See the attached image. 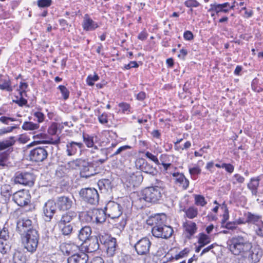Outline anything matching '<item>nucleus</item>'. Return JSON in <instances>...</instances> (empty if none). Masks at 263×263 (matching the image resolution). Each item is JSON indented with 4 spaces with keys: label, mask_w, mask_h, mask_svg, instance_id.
Masks as SVG:
<instances>
[{
    "label": "nucleus",
    "mask_w": 263,
    "mask_h": 263,
    "mask_svg": "<svg viewBox=\"0 0 263 263\" xmlns=\"http://www.w3.org/2000/svg\"><path fill=\"white\" fill-rule=\"evenodd\" d=\"M233 178L235 179V181L233 182V184H236V183H239V184H242L245 182V178L243 176L239 174H235L233 175Z\"/></svg>",
    "instance_id": "56"
},
{
    "label": "nucleus",
    "mask_w": 263,
    "mask_h": 263,
    "mask_svg": "<svg viewBox=\"0 0 263 263\" xmlns=\"http://www.w3.org/2000/svg\"><path fill=\"white\" fill-rule=\"evenodd\" d=\"M126 223H127L126 219L122 218L119 222H117L115 224V226L117 228H118L120 230L122 231L124 229L125 226L126 225Z\"/></svg>",
    "instance_id": "61"
},
{
    "label": "nucleus",
    "mask_w": 263,
    "mask_h": 263,
    "mask_svg": "<svg viewBox=\"0 0 263 263\" xmlns=\"http://www.w3.org/2000/svg\"><path fill=\"white\" fill-rule=\"evenodd\" d=\"M166 218L165 214H158L152 217L154 226L152 229V233L155 237L166 239L173 235V228L165 224Z\"/></svg>",
    "instance_id": "2"
},
{
    "label": "nucleus",
    "mask_w": 263,
    "mask_h": 263,
    "mask_svg": "<svg viewBox=\"0 0 263 263\" xmlns=\"http://www.w3.org/2000/svg\"><path fill=\"white\" fill-rule=\"evenodd\" d=\"M9 153L8 151L0 153V166H5L8 159Z\"/></svg>",
    "instance_id": "49"
},
{
    "label": "nucleus",
    "mask_w": 263,
    "mask_h": 263,
    "mask_svg": "<svg viewBox=\"0 0 263 263\" xmlns=\"http://www.w3.org/2000/svg\"><path fill=\"white\" fill-rule=\"evenodd\" d=\"M106 253L109 256H113L116 251L117 247V240L115 238L112 237L104 246Z\"/></svg>",
    "instance_id": "27"
},
{
    "label": "nucleus",
    "mask_w": 263,
    "mask_h": 263,
    "mask_svg": "<svg viewBox=\"0 0 263 263\" xmlns=\"http://www.w3.org/2000/svg\"><path fill=\"white\" fill-rule=\"evenodd\" d=\"M182 234L186 240H191L194 238L198 231L196 223L191 220H185L182 223Z\"/></svg>",
    "instance_id": "9"
},
{
    "label": "nucleus",
    "mask_w": 263,
    "mask_h": 263,
    "mask_svg": "<svg viewBox=\"0 0 263 263\" xmlns=\"http://www.w3.org/2000/svg\"><path fill=\"white\" fill-rule=\"evenodd\" d=\"M172 175L174 177L175 183L182 189L186 190L189 187L190 181L183 173L176 172L174 173Z\"/></svg>",
    "instance_id": "20"
},
{
    "label": "nucleus",
    "mask_w": 263,
    "mask_h": 263,
    "mask_svg": "<svg viewBox=\"0 0 263 263\" xmlns=\"http://www.w3.org/2000/svg\"><path fill=\"white\" fill-rule=\"evenodd\" d=\"M230 218L229 215V211L228 209H224L223 213L222 215V218L221 219L220 223L221 227L224 224L227 222H228V220Z\"/></svg>",
    "instance_id": "55"
},
{
    "label": "nucleus",
    "mask_w": 263,
    "mask_h": 263,
    "mask_svg": "<svg viewBox=\"0 0 263 263\" xmlns=\"http://www.w3.org/2000/svg\"><path fill=\"white\" fill-rule=\"evenodd\" d=\"M13 263H26V258L23 252L16 250L13 254Z\"/></svg>",
    "instance_id": "35"
},
{
    "label": "nucleus",
    "mask_w": 263,
    "mask_h": 263,
    "mask_svg": "<svg viewBox=\"0 0 263 263\" xmlns=\"http://www.w3.org/2000/svg\"><path fill=\"white\" fill-rule=\"evenodd\" d=\"M31 195L27 190L22 189L13 194L12 199L18 206H24L28 205L31 201Z\"/></svg>",
    "instance_id": "8"
},
{
    "label": "nucleus",
    "mask_w": 263,
    "mask_h": 263,
    "mask_svg": "<svg viewBox=\"0 0 263 263\" xmlns=\"http://www.w3.org/2000/svg\"><path fill=\"white\" fill-rule=\"evenodd\" d=\"M16 141V140L15 137L11 136L0 141V151L12 147L15 144Z\"/></svg>",
    "instance_id": "31"
},
{
    "label": "nucleus",
    "mask_w": 263,
    "mask_h": 263,
    "mask_svg": "<svg viewBox=\"0 0 263 263\" xmlns=\"http://www.w3.org/2000/svg\"><path fill=\"white\" fill-rule=\"evenodd\" d=\"M106 215L105 210L94 209L87 214V216L89 217L87 221L92 223H101L105 221Z\"/></svg>",
    "instance_id": "13"
},
{
    "label": "nucleus",
    "mask_w": 263,
    "mask_h": 263,
    "mask_svg": "<svg viewBox=\"0 0 263 263\" xmlns=\"http://www.w3.org/2000/svg\"><path fill=\"white\" fill-rule=\"evenodd\" d=\"M226 6L227 4H211L208 11L211 13V16L214 20L215 16H219L220 13H227L228 10L224 9Z\"/></svg>",
    "instance_id": "22"
},
{
    "label": "nucleus",
    "mask_w": 263,
    "mask_h": 263,
    "mask_svg": "<svg viewBox=\"0 0 263 263\" xmlns=\"http://www.w3.org/2000/svg\"><path fill=\"white\" fill-rule=\"evenodd\" d=\"M15 184L32 186L34 185L35 177L33 173L27 172H16L13 178Z\"/></svg>",
    "instance_id": "7"
},
{
    "label": "nucleus",
    "mask_w": 263,
    "mask_h": 263,
    "mask_svg": "<svg viewBox=\"0 0 263 263\" xmlns=\"http://www.w3.org/2000/svg\"><path fill=\"white\" fill-rule=\"evenodd\" d=\"M260 219V216L252 214L251 212L248 213L247 217V223H253L255 226L259 222L262 221Z\"/></svg>",
    "instance_id": "39"
},
{
    "label": "nucleus",
    "mask_w": 263,
    "mask_h": 263,
    "mask_svg": "<svg viewBox=\"0 0 263 263\" xmlns=\"http://www.w3.org/2000/svg\"><path fill=\"white\" fill-rule=\"evenodd\" d=\"M194 203L196 206L203 207L207 204V201L205 197L201 195L194 194Z\"/></svg>",
    "instance_id": "37"
},
{
    "label": "nucleus",
    "mask_w": 263,
    "mask_h": 263,
    "mask_svg": "<svg viewBox=\"0 0 263 263\" xmlns=\"http://www.w3.org/2000/svg\"><path fill=\"white\" fill-rule=\"evenodd\" d=\"M105 210V213L111 219L119 218L122 213L120 205L113 201L109 202Z\"/></svg>",
    "instance_id": "14"
},
{
    "label": "nucleus",
    "mask_w": 263,
    "mask_h": 263,
    "mask_svg": "<svg viewBox=\"0 0 263 263\" xmlns=\"http://www.w3.org/2000/svg\"><path fill=\"white\" fill-rule=\"evenodd\" d=\"M99 27L98 24L95 22L89 15L85 14L82 23L83 30L85 31L95 30Z\"/></svg>",
    "instance_id": "21"
},
{
    "label": "nucleus",
    "mask_w": 263,
    "mask_h": 263,
    "mask_svg": "<svg viewBox=\"0 0 263 263\" xmlns=\"http://www.w3.org/2000/svg\"><path fill=\"white\" fill-rule=\"evenodd\" d=\"M91 234V228L88 226H85L80 230L78 238L81 241L86 242V240H89Z\"/></svg>",
    "instance_id": "28"
},
{
    "label": "nucleus",
    "mask_w": 263,
    "mask_h": 263,
    "mask_svg": "<svg viewBox=\"0 0 263 263\" xmlns=\"http://www.w3.org/2000/svg\"><path fill=\"white\" fill-rule=\"evenodd\" d=\"M136 165L144 173L149 174H154L156 168L147 162L143 158H139L136 161Z\"/></svg>",
    "instance_id": "18"
},
{
    "label": "nucleus",
    "mask_w": 263,
    "mask_h": 263,
    "mask_svg": "<svg viewBox=\"0 0 263 263\" xmlns=\"http://www.w3.org/2000/svg\"><path fill=\"white\" fill-rule=\"evenodd\" d=\"M83 145L82 142H76L71 141L66 145V152L68 156L74 155L78 151V148H82Z\"/></svg>",
    "instance_id": "26"
},
{
    "label": "nucleus",
    "mask_w": 263,
    "mask_h": 263,
    "mask_svg": "<svg viewBox=\"0 0 263 263\" xmlns=\"http://www.w3.org/2000/svg\"><path fill=\"white\" fill-rule=\"evenodd\" d=\"M15 86H12L10 78L7 74H0V89L9 92H12Z\"/></svg>",
    "instance_id": "19"
},
{
    "label": "nucleus",
    "mask_w": 263,
    "mask_h": 263,
    "mask_svg": "<svg viewBox=\"0 0 263 263\" xmlns=\"http://www.w3.org/2000/svg\"><path fill=\"white\" fill-rule=\"evenodd\" d=\"M189 252L190 249L188 248H185L182 250L179 251L178 253L175 254L174 256L172 255L171 259L178 260L187 256Z\"/></svg>",
    "instance_id": "42"
},
{
    "label": "nucleus",
    "mask_w": 263,
    "mask_h": 263,
    "mask_svg": "<svg viewBox=\"0 0 263 263\" xmlns=\"http://www.w3.org/2000/svg\"><path fill=\"white\" fill-rule=\"evenodd\" d=\"M145 156L147 159L154 162L156 165H160V162L157 156L154 155L149 151L145 152Z\"/></svg>",
    "instance_id": "50"
},
{
    "label": "nucleus",
    "mask_w": 263,
    "mask_h": 263,
    "mask_svg": "<svg viewBox=\"0 0 263 263\" xmlns=\"http://www.w3.org/2000/svg\"><path fill=\"white\" fill-rule=\"evenodd\" d=\"M48 152L44 147H36L31 150L29 157L32 161L40 162L45 160L48 157Z\"/></svg>",
    "instance_id": "12"
},
{
    "label": "nucleus",
    "mask_w": 263,
    "mask_h": 263,
    "mask_svg": "<svg viewBox=\"0 0 263 263\" xmlns=\"http://www.w3.org/2000/svg\"><path fill=\"white\" fill-rule=\"evenodd\" d=\"M82 161L80 159H76L69 161L66 165L68 172L71 170H77L81 167Z\"/></svg>",
    "instance_id": "38"
},
{
    "label": "nucleus",
    "mask_w": 263,
    "mask_h": 263,
    "mask_svg": "<svg viewBox=\"0 0 263 263\" xmlns=\"http://www.w3.org/2000/svg\"><path fill=\"white\" fill-rule=\"evenodd\" d=\"M55 203L50 200L45 203L43 206V213L46 221H50L52 218L55 212Z\"/></svg>",
    "instance_id": "15"
},
{
    "label": "nucleus",
    "mask_w": 263,
    "mask_h": 263,
    "mask_svg": "<svg viewBox=\"0 0 263 263\" xmlns=\"http://www.w3.org/2000/svg\"><path fill=\"white\" fill-rule=\"evenodd\" d=\"M197 238V243L203 246L210 243L211 241L210 237L203 232L199 233Z\"/></svg>",
    "instance_id": "34"
},
{
    "label": "nucleus",
    "mask_w": 263,
    "mask_h": 263,
    "mask_svg": "<svg viewBox=\"0 0 263 263\" xmlns=\"http://www.w3.org/2000/svg\"><path fill=\"white\" fill-rule=\"evenodd\" d=\"M261 176H263L262 174L251 177L247 184L248 189L251 191L252 194L253 195H256L258 193V190L259 186Z\"/></svg>",
    "instance_id": "23"
},
{
    "label": "nucleus",
    "mask_w": 263,
    "mask_h": 263,
    "mask_svg": "<svg viewBox=\"0 0 263 263\" xmlns=\"http://www.w3.org/2000/svg\"><path fill=\"white\" fill-rule=\"evenodd\" d=\"M52 3V0H38L37 5L40 8H47L50 7Z\"/></svg>",
    "instance_id": "54"
},
{
    "label": "nucleus",
    "mask_w": 263,
    "mask_h": 263,
    "mask_svg": "<svg viewBox=\"0 0 263 263\" xmlns=\"http://www.w3.org/2000/svg\"><path fill=\"white\" fill-rule=\"evenodd\" d=\"M221 228H226L228 230L234 231L237 229L238 227L237 226L235 221H233L227 222Z\"/></svg>",
    "instance_id": "51"
},
{
    "label": "nucleus",
    "mask_w": 263,
    "mask_h": 263,
    "mask_svg": "<svg viewBox=\"0 0 263 263\" xmlns=\"http://www.w3.org/2000/svg\"><path fill=\"white\" fill-rule=\"evenodd\" d=\"M39 234L36 230L28 231L22 238L25 248L30 252H34L37 247Z\"/></svg>",
    "instance_id": "6"
},
{
    "label": "nucleus",
    "mask_w": 263,
    "mask_h": 263,
    "mask_svg": "<svg viewBox=\"0 0 263 263\" xmlns=\"http://www.w3.org/2000/svg\"><path fill=\"white\" fill-rule=\"evenodd\" d=\"M194 35L192 31H185L183 33V38L186 41H191L194 39Z\"/></svg>",
    "instance_id": "64"
},
{
    "label": "nucleus",
    "mask_w": 263,
    "mask_h": 263,
    "mask_svg": "<svg viewBox=\"0 0 263 263\" xmlns=\"http://www.w3.org/2000/svg\"><path fill=\"white\" fill-rule=\"evenodd\" d=\"M80 194L84 201L91 204H95L99 201V194L94 188L83 189L80 191Z\"/></svg>",
    "instance_id": "10"
},
{
    "label": "nucleus",
    "mask_w": 263,
    "mask_h": 263,
    "mask_svg": "<svg viewBox=\"0 0 263 263\" xmlns=\"http://www.w3.org/2000/svg\"><path fill=\"white\" fill-rule=\"evenodd\" d=\"M68 172L66 165H61L57 169L55 176L59 178H63L66 176Z\"/></svg>",
    "instance_id": "43"
},
{
    "label": "nucleus",
    "mask_w": 263,
    "mask_h": 263,
    "mask_svg": "<svg viewBox=\"0 0 263 263\" xmlns=\"http://www.w3.org/2000/svg\"><path fill=\"white\" fill-rule=\"evenodd\" d=\"M33 138L36 140L37 143L39 144H58L60 143V138L53 140V138H50L45 133H40L34 135Z\"/></svg>",
    "instance_id": "16"
},
{
    "label": "nucleus",
    "mask_w": 263,
    "mask_h": 263,
    "mask_svg": "<svg viewBox=\"0 0 263 263\" xmlns=\"http://www.w3.org/2000/svg\"><path fill=\"white\" fill-rule=\"evenodd\" d=\"M256 235L261 238H263V221L259 222L254 227Z\"/></svg>",
    "instance_id": "48"
},
{
    "label": "nucleus",
    "mask_w": 263,
    "mask_h": 263,
    "mask_svg": "<svg viewBox=\"0 0 263 263\" xmlns=\"http://www.w3.org/2000/svg\"><path fill=\"white\" fill-rule=\"evenodd\" d=\"M215 166L217 168H223L226 171L230 174L232 173L234 171V166L231 163H223L222 164L219 163H216Z\"/></svg>",
    "instance_id": "44"
},
{
    "label": "nucleus",
    "mask_w": 263,
    "mask_h": 263,
    "mask_svg": "<svg viewBox=\"0 0 263 263\" xmlns=\"http://www.w3.org/2000/svg\"><path fill=\"white\" fill-rule=\"evenodd\" d=\"M99 80V77L97 73H94L93 75L89 74L87 76L86 82L88 86L94 85L95 82Z\"/></svg>",
    "instance_id": "47"
},
{
    "label": "nucleus",
    "mask_w": 263,
    "mask_h": 263,
    "mask_svg": "<svg viewBox=\"0 0 263 263\" xmlns=\"http://www.w3.org/2000/svg\"><path fill=\"white\" fill-rule=\"evenodd\" d=\"M27 211L23 208H18L13 213V217L19 219L16 222V229L20 233H27L29 230H34L32 228V221L29 219L22 217Z\"/></svg>",
    "instance_id": "5"
},
{
    "label": "nucleus",
    "mask_w": 263,
    "mask_h": 263,
    "mask_svg": "<svg viewBox=\"0 0 263 263\" xmlns=\"http://www.w3.org/2000/svg\"><path fill=\"white\" fill-rule=\"evenodd\" d=\"M119 106L122 109V112L125 113L126 111H129L130 106V104L126 102H121L119 104Z\"/></svg>",
    "instance_id": "63"
},
{
    "label": "nucleus",
    "mask_w": 263,
    "mask_h": 263,
    "mask_svg": "<svg viewBox=\"0 0 263 263\" xmlns=\"http://www.w3.org/2000/svg\"><path fill=\"white\" fill-rule=\"evenodd\" d=\"M112 237L108 234L103 233L99 234L96 238H98L100 243L104 246Z\"/></svg>",
    "instance_id": "46"
},
{
    "label": "nucleus",
    "mask_w": 263,
    "mask_h": 263,
    "mask_svg": "<svg viewBox=\"0 0 263 263\" xmlns=\"http://www.w3.org/2000/svg\"><path fill=\"white\" fill-rule=\"evenodd\" d=\"M59 229L62 235L64 236L70 235L73 231V226L71 223H63L58 222Z\"/></svg>",
    "instance_id": "29"
},
{
    "label": "nucleus",
    "mask_w": 263,
    "mask_h": 263,
    "mask_svg": "<svg viewBox=\"0 0 263 263\" xmlns=\"http://www.w3.org/2000/svg\"><path fill=\"white\" fill-rule=\"evenodd\" d=\"M148 34L145 28H144L138 34L137 38L138 40L143 41L147 39Z\"/></svg>",
    "instance_id": "62"
},
{
    "label": "nucleus",
    "mask_w": 263,
    "mask_h": 263,
    "mask_svg": "<svg viewBox=\"0 0 263 263\" xmlns=\"http://www.w3.org/2000/svg\"><path fill=\"white\" fill-rule=\"evenodd\" d=\"M189 173L191 176L199 175L201 172V170L198 165H195L193 167H190L189 169Z\"/></svg>",
    "instance_id": "60"
},
{
    "label": "nucleus",
    "mask_w": 263,
    "mask_h": 263,
    "mask_svg": "<svg viewBox=\"0 0 263 263\" xmlns=\"http://www.w3.org/2000/svg\"><path fill=\"white\" fill-rule=\"evenodd\" d=\"M0 193L2 196L9 198L12 194V187L9 184H4L1 186Z\"/></svg>",
    "instance_id": "32"
},
{
    "label": "nucleus",
    "mask_w": 263,
    "mask_h": 263,
    "mask_svg": "<svg viewBox=\"0 0 263 263\" xmlns=\"http://www.w3.org/2000/svg\"><path fill=\"white\" fill-rule=\"evenodd\" d=\"M130 245L138 255L144 256L149 254L152 242L146 236L141 237L137 232H133L129 237Z\"/></svg>",
    "instance_id": "3"
},
{
    "label": "nucleus",
    "mask_w": 263,
    "mask_h": 263,
    "mask_svg": "<svg viewBox=\"0 0 263 263\" xmlns=\"http://www.w3.org/2000/svg\"><path fill=\"white\" fill-rule=\"evenodd\" d=\"M184 5L190 9L191 12H193V8H196L201 6V4L197 0H186L184 2Z\"/></svg>",
    "instance_id": "40"
},
{
    "label": "nucleus",
    "mask_w": 263,
    "mask_h": 263,
    "mask_svg": "<svg viewBox=\"0 0 263 263\" xmlns=\"http://www.w3.org/2000/svg\"><path fill=\"white\" fill-rule=\"evenodd\" d=\"M229 249L235 256H239L250 263H256L260 259L258 251L246 238L237 235L232 237L229 241Z\"/></svg>",
    "instance_id": "1"
},
{
    "label": "nucleus",
    "mask_w": 263,
    "mask_h": 263,
    "mask_svg": "<svg viewBox=\"0 0 263 263\" xmlns=\"http://www.w3.org/2000/svg\"><path fill=\"white\" fill-rule=\"evenodd\" d=\"M30 140V137L27 133L19 135L17 139L20 143L23 144L27 143Z\"/></svg>",
    "instance_id": "52"
},
{
    "label": "nucleus",
    "mask_w": 263,
    "mask_h": 263,
    "mask_svg": "<svg viewBox=\"0 0 263 263\" xmlns=\"http://www.w3.org/2000/svg\"><path fill=\"white\" fill-rule=\"evenodd\" d=\"M62 95V97L64 100H67L70 95V91L68 88L64 85H60L57 88Z\"/></svg>",
    "instance_id": "45"
},
{
    "label": "nucleus",
    "mask_w": 263,
    "mask_h": 263,
    "mask_svg": "<svg viewBox=\"0 0 263 263\" xmlns=\"http://www.w3.org/2000/svg\"><path fill=\"white\" fill-rule=\"evenodd\" d=\"M39 125L32 122L25 121L23 123L22 128L25 130H33L38 129Z\"/></svg>",
    "instance_id": "41"
},
{
    "label": "nucleus",
    "mask_w": 263,
    "mask_h": 263,
    "mask_svg": "<svg viewBox=\"0 0 263 263\" xmlns=\"http://www.w3.org/2000/svg\"><path fill=\"white\" fill-rule=\"evenodd\" d=\"M162 191L161 187L158 186L145 187L141 191L139 200H143L147 202L156 203L162 198Z\"/></svg>",
    "instance_id": "4"
},
{
    "label": "nucleus",
    "mask_w": 263,
    "mask_h": 263,
    "mask_svg": "<svg viewBox=\"0 0 263 263\" xmlns=\"http://www.w3.org/2000/svg\"><path fill=\"white\" fill-rule=\"evenodd\" d=\"M191 142L190 141H186L183 146L180 145L176 147V151L178 152H182L184 150H187L191 147Z\"/></svg>",
    "instance_id": "58"
},
{
    "label": "nucleus",
    "mask_w": 263,
    "mask_h": 263,
    "mask_svg": "<svg viewBox=\"0 0 263 263\" xmlns=\"http://www.w3.org/2000/svg\"><path fill=\"white\" fill-rule=\"evenodd\" d=\"M28 87V84L27 83L25 82H20L18 88L17 89V91H18L20 95L22 96L24 93H26V89Z\"/></svg>",
    "instance_id": "53"
},
{
    "label": "nucleus",
    "mask_w": 263,
    "mask_h": 263,
    "mask_svg": "<svg viewBox=\"0 0 263 263\" xmlns=\"http://www.w3.org/2000/svg\"><path fill=\"white\" fill-rule=\"evenodd\" d=\"M245 11L242 16L245 18H248L252 17L254 14L253 10L252 9H248L246 7L241 8L240 11Z\"/></svg>",
    "instance_id": "57"
},
{
    "label": "nucleus",
    "mask_w": 263,
    "mask_h": 263,
    "mask_svg": "<svg viewBox=\"0 0 263 263\" xmlns=\"http://www.w3.org/2000/svg\"><path fill=\"white\" fill-rule=\"evenodd\" d=\"M77 216V213L73 211H69L63 214L58 222L64 223H70V222Z\"/></svg>",
    "instance_id": "30"
},
{
    "label": "nucleus",
    "mask_w": 263,
    "mask_h": 263,
    "mask_svg": "<svg viewBox=\"0 0 263 263\" xmlns=\"http://www.w3.org/2000/svg\"><path fill=\"white\" fill-rule=\"evenodd\" d=\"M83 140L88 148H94L98 149L97 146L95 145L94 137L88 134H83Z\"/></svg>",
    "instance_id": "33"
},
{
    "label": "nucleus",
    "mask_w": 263,
    "mask_h": 263,
    "mask_svg": "<svg viewBox=\"0 0 263 263\" xmlns=\"http://www.w3.org/2000/svg\"><path fill=\"white\" fill-rule=\"evenodd\" d=\"M60 249L64 254L70 255L75 253L79 247L73 243H65L61 245Z\"/></svg>",
    "instance_id": "24"
},
{
    "label": "nucleus",
    "mask_w": 263,
    "mask_h": 263,
    "mask_svg": "<svg viewBox=\"0 0 263 263\" xmlns=\"http://www.w3.org/2000/svg\"><path fill=\"white\" fill-rule=\"evenodd\" d=\"M99 248V244L98 238H92L89 240L88 245L86 247L88 252H93L98 250Z\"/></svg>",
    "instance_id": "36"
},
{
    "label": "nucleus",
    "mask_w": 263,
    "mask_h": 263,
    "mask_svg": "<svg viewBox=\"0 0 263 263\" xmlns=\"http://www.w3.org/2000/svg\"><path fill=\"white\" fill-rule=\"evenodd\" d=\"M139 67V64L135 61H130L129 63L127 64H125L124 66L122 67V69L124 70H129L132 68H138Z\"/></svg>",
    "instance_id": "59"
},
{
    "label": "nucleus",
    "mask_w": 263,
    "mask_h": 263,
    "mask_svg": "<svg viewBox=\"0 0 263 263\" xmlns=\"http://www.w3.org/2000/svg\"><path fill=\"white\" fill-rule=\"evenodd\" d=\"M184 212V217L190 219H193L198 217L199 215L198 209L194 205L188 208H184L181 210Z\"/></svg>",
    "instance_id": "25"
},
{
    "label": "nucleus",
    "mask_w": 263,
    "mask_h": 263,
    "mask_svg": "<svg viewBox=\"0 0 263 263\" xmlns=\"http://www.w3.org/2000/svg\"><path fill=\"white\" fill-rule=\"evenodd\" d=\"M73 199L72 197L61 196L58 197L55 204L59 211H68L74 205Z\"/></svg>",
    "instance_id": "11"
},
{
    "label": "nucleus",
    "mask_w": 263,
    "mask_h": 263,
    "mask_svg": "<svg viewBox=\"0 0 263 263\" xmlns=\"http://www.w3.org/2000/svg\"><path fill=\"white\" fill-rule=\"evenodd\" d=\"M88 260V255L86 253L80 251L69 256L67 258V263H87Z\"/></svg>",
    "instance_id": "17"
}]
</instances>
